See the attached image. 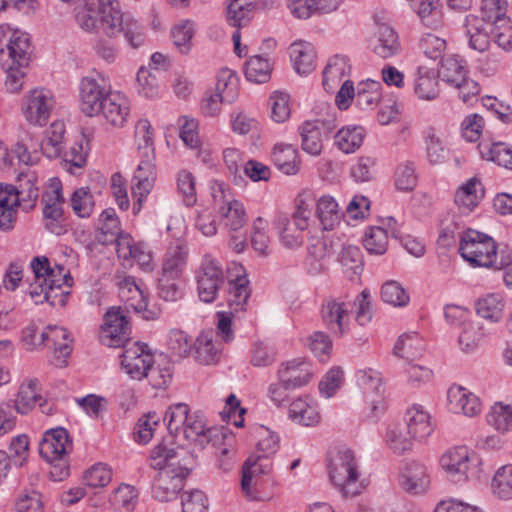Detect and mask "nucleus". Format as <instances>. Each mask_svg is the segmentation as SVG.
Masks as SVG:
<instances>
[{"label": "nucleus", "mask_w": 512, "mask_h": 512, "mask_svg": "<svg viewBox=\"0 0 512 512\" xmlns=\"http://www.w3.org/2000/svg\"><path fill=\"white\" fill-rule=\"evenodd\" d=\"M120 295L127 301H132L130 306L136 311L144 310L147 306V300L144 290L132 276L125 277L119 284Z\"/></svg>", "instance_id": "nucleus-59"}, {"label": "nucleus", "mask_w": 512, "mask_h": 512, "mask_svg": "<svg viewBox=\"0 0 512 512\" xmlns=\"http://www.w3.org/2000/svg\"><path fill=\"white\" fill-rule=\"evenodd\" d=\"M400 486L410 494H421L430 486V474L427 467L416 461L409 462L400 470Z\"/></svg>", "instance_id": "nucleus-22"}, {"label": "nucleus", "mask_w": 512, "mask_h": 512, "mask_svg": "<svg viewBox=\"0 0 512 512\" xmlns=\"http://www.w3.org/2000/svg\"><path fill=\"white\" fill-rule=\"evenodd\" d=\"M324 122L306 121L299 127L301 147L311 156H319L323 150Z\"/></svg>", "instance_id": "nucleus-35"}, {"label": "nucleus", "mask_w": 512, "mask_h": 512, "mask_svg": "<svg viewBox=\"0 0 512 512\" xmlns=\"http://www.w3.org/2000/svg\"><path fill=\"white\" fill-rule=\"evenodd\" d=\"M116 250L119 258L137 263L146 272L153 270V257L148 246L143 242H135L129 234L120 236Z\"/></svg>", "instance_id": "nucleus-19"}, {"label": "nucleus", "mask_w": 512, "mask_h": 512, "mask_svg": "<svg viewBox=\"0 0 512 512\" xmlns=\"http://www.w3.org/2000/svg\"><path fill=\"white\" fill-rule=\"evenodd\" d=\"M436 73L427 67H418L414 79V93L421 100L431 101L439 95Z\"/></svg>", "instance_id": "nucleus-40"}, {"label": "nucleus", "mask_w": 512, "mask_h": 512, "mask_svg": "<svg viewBox=\"0 0 512 512\" xmlns=\"http://www.w3.org/2000/svg\"><path fill=\"white\" fill-rule=\"evenodd\" d=\"M73 444L66 429L53 428L44 433L39 445V453L48 463L68 459Z\"/></svg>", "instance_id": "nucleus-15"}, {"label": "nucleus", "mask_w": 512, "mask_h": 512, "mask_svg": "<svg viewBox=\"0 0 512 512\" xmlns=\"http://www.w3.org/2000/svg\"><path fill=\"white\" fill-rule=\"evenodd\" d=\"M45 340V345L51 344L56 358V365H65L66 358L72 352V339L70 338L69 331L64 327L47 326L45 329Z\"/></svg>", "instance_id": "nucleus-32"}, {"label": "nucleus", "mask_w": 512, "mask_h": 512, "mask_svg": "<svg viewBox=\"0 0 512 512\" xmlns=\"http://www.w3.org/2000/svg\"><path fill=\"white\" fill-rule=\"evenodd\" d=\"M112 94L105 77L99 72H92L83 77L79 84V107L88 117L100 116L103 102Z\"/></svg>", "instance_id": "nucleus-8"}, {"label": "nucleus", "mask_w": 512, "mask_h": 512, "mask_svg": "<svg viewBox=\"0 0 512 512\" xmlns=\"http://www.w3.org/2000/svg\"><path fill=\"white\" fill-rule=\"evenodd\" d=\"M290 58L295 71L299 75H307L316 67V52L314 46L303 40L290 45Z\"/></svg>", "instance_id": "nucleus-36"}, {"label": "nucleus", "mask_w": 512, "mask_h": 512, "mask_svg": "<svg viewBox=\"0 0 512 512\" xmlns=\"http://www.w3.org/2000/svg\"><path fill=\"white\" fill-rule=\"evenodd\" d=\"M440 465L452 481H466L469 467V453L467 448L461 446L448 450L442 455Z\"/></svg>", "instance_id": "nucleus-26"}, {"label": "nucleus", "mask_w": 512, "mask_h": 512, "mask_svg": "<svg viewBox=\"0 0 512 512\" xmlns=\"http://www.w3.org/2000/svg\"><path fill=\"white\" fill-rule=\"evenodd\" d=\"M351 69L352 66L347 56L336 54L330 57L322 72L323 88L329 93H334L344 80H350Z\"/></svg>", "instance_id": "nucleus-23"}, {"label": "nucleus", "mask_w": 512, "mask_h": 512, "mask_svg": "<svg viewBox=\"0 0 512 512\" xmlns=\"http://www.w3.org/2000/svg\"><path fill=\"white\" fill-rule=\"evenodd\" d=\"M365 130L361 126H346L341 128L334 136L335 146L342 152L354 153L363 144Z\"/></svg>", "instance_id": "nucleus-46"}, {"label": "nucleus", "mask_w": 512, "mask_h": 512, "mask_svg": "<svg viewBox=\"0 0 512 512\" xmlns=\"http://www.w3.org/2000/svg\"><path fill=\"white\" fill-rule=\"evenodd\" d=\"M486 420L498 433L506 434L512 431V407L501 402L495 403L486 415Z\"/></svg>", "instance_id": "nucleus-51"}, {"label": "nucleus", "mask_w": 512, "mask_h": 512, "mask_svg": "<svg viewBox=\"0 0 512 512\" xmlns=\"http://www.w3.org/2000/svg\"><path fill=\"white\" fill-rule=\"evenodd\" d=\"M418 181L416 173V165L412 161H404L400 163L394 173V183L400 191H412Z\"/></svg>", "instance_id": "nucleus-63"}, {"label": "nucleus", "mask_w": 512, "mask_h": 512, "mask_svg": "<svg viewBox=\"0 0 512 512\" xmlns=\"http://www.w3.org/2000/svg\"><path fill=\"white\" fill-rule=\"evenodd\" d=\"M272 161L286 175H295L300 170L298 150L291 144H276L272 152Z\"/></svg>", "instance_id": "nucleus-39"}, {"label": "nucleus", "mask_w": 512, "mask_h": 512, "mask_svg": "<svg viewBox=\"0 0 512 512\" xmlns=\"http://www.w3.org/2000/svg\"><path fill=\"white\" fill-rule=\"evenodd\" d=\"M479 182L472 178L463 184L455 194V203L462 213H470L478 205L476 187Z\"/></svg>", "instance_id": "nucleus-62"}, {"label": "nucleus", "mask_w": 512, "mask_h": 512, "mask_svg": "<svg viewBox=\"0 0 512 512\" xmlns=\"http://www.w3.org/2000/svg\"><path fill=\"white\" fill-rule=\"evenodd\" d=\"M141 158L133 177L132 193L139 207L152 190L156 180L155 153L139 154ZM140 208H138L139 210Z\"/></svg>", "instance_id": "nucleus-17"}, {"label": "nucleus", "mask_w": 512, "mask_h": 512, "mask_svg": "<svg viewBox=\"0 0 512 512\" xmlns=\"http://www.w3.org/2000/svg\"><path fill=\"white\" fill-rule=\"evenodd\" d=\"M404 419L407 434L416 441L425 440L434 430L430 414L421 405L414 404L409 407Z\"/></svg>", "instance_id": "nucleus-25"}, {"label": "nucleus", "mask_w": 512, "mask_h": 512, "mask_svg": "<svg viewBox=\"0 0 512 512\" xmlns=\"http://www.w3.org/2000/svg\"><path fill=\"white\" fill-rule=\"evenodd\" d=\"M352 303L343 298L324 301L321 318L326 328L335 336L342 337L348 332L351 322Z\"/></svg>", "instance_id": "nucleus-12"}, {"label": "nucleus", "mask_w": 512, "mask_h": 512, "mask_svg": "<svg viewBox=\"0 0 512 512\" xmlns=\"http://www.w3.org/2000/svg\"><path fill=\"white\" fill-rule=\"evenodd\" d=\"M101 226L96 238L99 243L108 245L115 243L118 245L120 236L126 235L121 232L120 222L114 209H106L100 215Z\"/></svg>", "instance_id": "nucleus-44"}, {"label": "nucleus", "mask_w": 512, "mask_h": 512, "mask_svg": "<svg viewBox=\"0 0 512 512\" xmlns=\"http://www.w3.org/2000/svg\"><path fill=\"white\" fill-rule=\"evenodd\" d=\"M55 105L51 91L37 88L30 91L23 100V114L32 125L44 126Z\"/></svg>", "instance_id": "nucleus-13"}, {"label": "nucleus", "mask_w": 512, "mask_h": 512, "mask_svg": "<svg viewBox=\"0 0 512 512\" xmlns=\"http://www.w3.org/2000/svg\"><path fill=\"white\" fill-rule=\"evenodd\" d=\"M172 375L173 369L170 360L166 355L159 354L148 366L144 377L148 379L153 388L161 389L171 382Z\"/></svg>", "instance_id": "nucleus-42"}, {"label": "nucleus", "mask_w": 512, "mask_h": 512, "mask_svg": "<svg viewBox=\"0 0 512 512\" xmlns=\"http://www.w3.org/2000/svg\"><path fill=\"white\" fill-rule=\"evenodd\" d=\"M459 252L472 267L493 268L498 261L497 245L494 239L473 229L462 233Z\"/></svg>", "instance_id": "nucleus-6"}, {"label": "nucleus", "mask_w": 512, "mask_h": 512, "mask_svg": "<svg viewBox=\"0 0 512 512\" xmlns=\"http://www.w3.org/2000/svg\"><path fill=\"white\" fill-rule=\"evenodd\" d=\"M339 262L343 272L351 280L360 275L363 270L362 253L357 246H344L339 255Z\"/></svg>", "instance_id": "nucleus-57"}, {"label": "nucleus", "mask_w": 512, "mask_h": 512, "mask_svg": "<svg viewBox=\"0 0 512 512\" xmlns=\"http://www.w3.org/2000/svg\"><path fill=\"white\" fill-rule=\"evenodd\" d=\"M189 250L184 244H175L167 248L161 264L162 275L181 278L188 262Z\"/></svg>", "instance_id": "nucleus-34"}, {"label": "nucleus", "mask_w": 512, "mask_h": 512, "mask_svg": "<svg viewBox=\"0 0 512 512\" xmlns=\"http://www.w3.org/2000/svg\"><path fill=\"white\" fill-rule=\"evenodd\" d=\"M129 331V322L120 308L106 312L100 331L101 342L108 347L120 346Z\"/></svg>", "instance_id": "nucleus-16"}, {"label": "nucleus", "mask_w": 512, "mask_h": 512, "mask_svg": "<svg viewBox=\"0 0 512 512\" xmlns=\"http://www.w3.org/2000/svg\"><path fill=\"white\" fill-rule=\"evenodd\" d=\"M363 246L369 254H385L388 248L387 230L379 226L368 228L363 237Z\"/></svg>", "instance_id": "nucleus-60"}, {"label": "nucleus", "mask_w": 512, "mask_h": 512, "mask_svg": "<svg viewBox=\"0 0 512 512\" xmlns=\"http://www.w3.org/2000/svg\"><path fill=\"white\" fill-rule=\"evenodd\" d=\"M505 299L500 293H489L476 302L477 314L491 322H499L504 316Z\"/></svg>", "instance_id": "nucleus-43"}, {"label": "nucleus", "mask_w": 512, "mask_h": 512, "mask_svg": "<svg viewBox=\"0 0 512 512\" xmlns=\"http://www.w3.org/2000/svg\"><path fill=\"white\" fill-rule=\"evenodd\" d=\"M166 345L171 357L182 360L191 353L194 340L185 331L174 328L168 333Z\"/></svg>", "instance_id": "nucleus-50"}, {"label": "nucleus", "mask_w": 512, "mask_h": 512, "mask_svg": "<svg viewBox=\"0 0 512 512\" xmlns=\"http://www.w3.org/2000/svg\"><path fill=\"white\" fill-rule=\"evenodd\" d=\"M77 22L87 32L98 28L110 37L124 34L127 42L137 48L144 43L145 36L141 25L134 19H123L118 0H85L84 7L76 16Z\"/></svg>", "instance_id": "nucleus-2"}, {"label": "nucleus", "mask_w": 512, "mask_h": 512, "mask_svg": "<svg viewBox=\"0 0 512 512\" xmlns=\"http://www.w3.org/2000/svg\"><path fill=\"white\" fill-rule=\"evenodd\" d=\"M424 344L416 333L403 334L394 346V354L403 359L413 360L422 354Z\"/></svg>", "instance_id": "nucleus-58"}, {"label": "nucleus", "mask_w": 512, "mask_h": 512, "mask_svg": "<svg viewBox=\"0 0 512 512\" xmlns=\"http://www.w3.org/2000/svg\"><path fill=\"white\" fill-rule=\"evenodd\" d=\"M66 133L65 124L62 121L53 122L44 133L40 148L47 158L54 159L63 151L64 136Z\"/></svg>", "instance_id": "nucleus-41"}, {"label": "nucleus", "mask_w": 512, "mask_h": 512, "mask_svg": "<svg viewBox=\"0 0 512 512\" xmlns=\"http://www.w3.org/2000/svg\"><path fill=\"white\" fill-rule=\"evenodd\" d=\"M221 435L223 438L218 439L213 437L210 443H212L215 448L218 467L223 471H229L233 467L236 455L235 438L232 434L223 430H221Z\"/></svg>", "instance_id": "nucleus-45"}, {"label": "nucleus", "mask_w": 512, "mask_h": 512, "mask_svg": "<svg viewBox=\"0 0 512 512\" xmlns=\"http://www.w3.org/2000/svg\"><path fill=\"white\" fill-rule=\"evenodd\" d=\"M450 410L467 417H475L481 413L482 403L480 398L469 389L452 385L447 392Z\"/></svg>", "instance_id": "nucleus-21"}, {"label": "nucleus", "mask_w": 512, "mask_h": 512, "mask_svg": "<svg viewBox=\"0 0 512 512\" xmlns=\"http://www.w3.org/2000/svg\"><path fill=\"white\" fill-rule=\"evenodd\" d=\"M328 472L330 480L344 497H355L366 488L359 462L350 449H341L330 459Z\"/></svg>", "instance_id": "nucleus-4"}, {"label": "nucleus", "mask_w": 512, "mask_h": 512, "mask_svg": "<svg viewBox=\"0 0 512 512\" xmlns=\"http://www.w3.org/2000/svg\"><path fill=\"white\" fill-rule=\"evenodd\" d=\"M183 433L189 442L201 448L209 444L213 437L223 438L220 429L207 427L204 418L198 414L190 415Z\"/></svg>", "instance_id": "nucleus-29"}, {"label": "nucleus", "mask_w": 512, "mask_h": 512, "mask_svg": "<svg viewBox=\"0 0 512 512\" xmlns=\"http://www.w3.org/2000/svg\"><path fill=\"white\" fill-rule=\"evenodd\" d=\"M34 280L27 294L35 304L48 302L53 306L64 305L73 279L69 271L61 265L52 266L45 256L34 257L30 262Z\"/></svg>", "instance_id": "nucleus-3"}, {"label": "nucleus", "mask_w": 512, "mask_h": 512, "mask_svg": "<svg viewBox=\"0 0 512 512\" xmlns=\"http://www.w3.org/2000/svg\"><path fill=\"white\" fill-rule=\"evenodd\" d=\"M154 357L147 349V345L135 342L125 348L121 365L132 379L141 380Z\"/></svg>", "instance_id": "nucleus-18"}, {"label": "nucleus", "mask_w": 512, "mask_h": 512, "mask_svg": "<svg viewBox=\"0 0 512 512\" xmlns=\"http://www.w3.org/2000/svg\"><path fill=\"white\" fill-rule=\"evenodd\" d=\"M31 56L29 35L20 30H13L7 24L0 25V62H10L19 67H26Z\"/></svg>", "instance_id": "nucleus-9"}, {"label": "nucleus", "mask_w": 512, "mask_h": 512, "mask_svg": "<svg viewBox=\"0 0 512 512\" xmlns=\"http://www.w3.org/2000/svg\"><path fill=\"white\" fill-rule=\"evenodd\" d=\"M439 75L450 86L464 81L467 77L465 61L457 55H448L442 59Z\"/></svg>", "instance_id": "nucleus-48"}, {"label": "nucleus", "mask_w": 512, "mask_h": 512, "mask_svg": "<svg viewBox=\"0 0 512 512\" xmlns=\"http://www.w3.org/2000/svg\"><path fill=\"white\" fill-rule=\"evenodd\" d=\"M381 83L374 80L362 81L357 85L355 95L356 104L361 109H370L375 107L381 98Z\"/></svg>", "instance_id": "nucleus-56"}, {"label": "nucleus", "mask_w": 512, "mask_h": 512, "mask_svg": "<svg viewBox=\"0 0 512 512\" xmlns=\"http://www.w3.org/2000/svg\"><path fill=\"white\" fill-rule=\"evenodd\" d=\"M289 417L303 426H314L320 421L317 403L309 396L299 397L289 407Z\"/></svg>", "instance_id": "nucleus-38"}, {"label": "nucleus", "mask_w": 512, "mask_h": 512, "mask_svg": "<svg viewBox=\"0 0 512 512\" xmlns=\"http://www.w3.org/2000/svg\"><path fill=\"white\" fill-rule=\"evenodd\" d=\"M195 358L204 365H212L220 359V349L216 347L212 336L208 332L201 333L194 341Z\"/></svg>", "instance_id": "nucleus-54"}, {"label": "nucleus", "mask_w": 512, "mask_h": 512, "mask_svg": "<svg viewBox=\"0 0 512 512\" xmlns=\"http://www.w3.org/2000/svg\"><path fill=\"white\" fill-rule=\"evenodd\" d=\"M273 64L271 59L263 55L251 56L245 64L246 79L254 83H266L271 77Z\"/></svg>", "instance_id": "nucleus-47"}, {"label": "nucleus", "mask_w": 512, "mask_h": 512, "mask_svg": "<svg viewBox=\"0 0 512 512\" xmlns=\"http://www.w3.org/2000/svg\"><path fill=\"white\" fill-rule=\"evenodd\" d=\"M356 379L365 401L369 405V417L372 420L378 419L386 410L380 373L371 368L361 369L356 373Z\"/></svg>", "instance_id": "nucleus-11"}, {"label": "nucleus", "mask_w": 512, "mask_h": 512, "mask_svg": "<svg viewBox=\"0 0 512 512\" xmlns=\"http://www.w3.org/2000/svg\"><path fill=\"white\" fill-rule=\"evenodd\" d=\"M103 103L100 115L111 126L116 128L123 127L130 115L129 99L121 93L112 92L106 102Z\"/></svg>", "instance_id": "nucleus-27"}, {"label": "nucleus", "mask_w": 512, "mask_h": 512, "mask_svg": "<svg viewBox=\"0 0 512 512\" xmlns=\"http://www.w3.org/2000/svg\"><path fill=\"white\" fill-rule=\"evenodd\" d=\"M248 284L246 276H237L236 279L229 281L228 303L235 312L243 310L247 303L250 296Z\"/></svg>", "instance_id": "nucleus-61"}, {"label": "nucleus", "mask_w": 512, "mask_h": 512, "mask_svg": "<svg viewBox=\"0 0 512 512\" xmlns=\"http://www.w3.org/2000/svg\"><path fill=\"white\" fill-rule=\"evenodd\" d=\"M194 33L195 25L190 20H183L173 27L171 37L175 47L181 53L187 54L190 51Z\"/></svg>", "instance_id": "nucleus-64"}, {"label": "nucleus", "mask_w": 512, "mask_h": 512, "mask_svg": "<svg viewBox=\"0 0 512 512\" xmlns=\"http://www.w3.org/2000/svg\"><path fill=\"white\" fill-rule=\"evenodd\" d=\"M262 473V466L252 458L247 459L242 467L241 489L249 500H264L259 490Z\"/></svg>", "instance_id": "nucleus-37"}, {"label": "nucleus", "mask_w": 512, "mask_h": 512, "mask_svg": "<svg viewBox=\"0 0 512 512\" xmlns=\"http://www.w3.org/2000/svg\"><path fill=\"white\" fill-rule=\"evenodd\" d=\"M198 295L205 303L213 302L224 283V273L220 262L210 254L203 256L196 271Z\"/></svg>", "instance_id": "nucleus-10"}, {"label": "nucleus", "mask_w": 512, "mask_h": 512, "mask_svg": "<svg viewBox=\"0 0 512 512\" xmlns=\"http://www.w3.org/2000/svg\"><path fill=\"white\" fill-rule=\"evenodd\" d=\"M491 491L501 500H512V464L499 467L491 480Z\"/></svg>", "instance_id": "nucleus-55"}, {"label": "nucleus", "mask_w": 512, "mask_h": 512, "mask_svg": "<svg viewBox=\"0 0 512 512\" xmlns=\"http://www.w3.org/2000/svg\"><path fill=\"white\" fill-rule=\"evenodd\" d=\"M478 147L482 158L512 170V147L510 145L503 142H482Z\"/></svg>", "instance_id": "nucleus-49"}, {"label": "nucleus", "mask_w": 512, "mask_h": 512, "mask_svg": "<svg viewBox=\"0 0 512 512\" xmlns=\"http://www.w3.org/2000/svg\"><path fill=\"white\" fill-rule=\"evenodd\" d=\"M38 176L30 168L21 171L17 177L14 190L21 202V208L25 211L33 209L39 197Z\"/></svg>", "instance_id": "nucleus-28"}, {"label": "nucleus", "mask_w": 512, "mask_h": 512, "mask_svg": "<svg viewBox=\"0 0 512 512\" xmlns=\"http://www.w3.org/2000/svg\"><path fill=\"white\" fill-rule=\"evenodd\" d=\"M42 396L39 381L36 378L25 379L19 386L14 398V409L21 415L29 414L37 404L41 405Z\"/></svg>", "instance_id": "nucleus-31"}, {"label": "nucleus", "mask_w": 512, "mask_h": 512, "mask_svg": "<svg viewBox=\"0 0 512 512\" xmlns=\"http://www.w3.org/2000/svg\"><path fill=\"white\" fill-rule=\"evenodd\" d=\"M21 207L14 185L0 184V229L13 228L17 217V208Z\"/></svg>", "instance_id": "nucleus-33"}, {"label": "nucleus", "mask_w": 512, "mask_h": 512, "mask_svg": "<svg viewBox=\"0 0 512 512\" xmlns=\"http://www.w3.org/2000/svg\"><path fill=\"white\" fill-rule=\"evenodd\" d=\"M316 213L324 230H332L342 216L338 203L331 196L319 198Z\"/></svg>", "instance_id": "nucleus-53"}, {"label": "nucleus", "mask_w": 512, "mask_h": 512, "mask_svg": "<svg viewBox=\"0 0 512 512\" xmlns=\"http://www.w3.org/2000/svg\"><path fill=\"white\" fill-rule=\"evenodd\" d=\"M295 202L296 209L291 215L278 212L273 219V228L281 244L290 249L302 245L303 232L309 226L311 215V209L302 196H298Z\"/></svg>", "instance_id": "nucleus-5"}, {"label": "nucleus", "mask_w": 512, "mask_h": 512, "mask_svg": "<svg viewBox=\"0 0 512 512\" xmlns=\"http://www.w3.org/2000/svg\"><path fill=\"white\" fill-rule=\"evenodd\" d=\"M491 21L476 14H468L464 18V33L469 41V47L473 50L484 52L490 46Z\"/></svg>", "instance_id": "nucleus-20"}, {"label": "nucleus", "mask_w": 512, "mask_h": 512, "mask_svg": "<svg viewBox=\"0 0 512 512\" xmlns=\"http://www.w3.org/2000/svg\"><path fill=\"white\" fill-rule=\"evenodd\" d=\"M278 380L293 389L300 388L310 382L313 372L310 363L293 359L282 363L278 369Z\"/></svg>", "instance_id": "nucleus-24"}, {"label": "nucleus", "mask_w": 512, "mask_h": 512, "mask_svg": "<svg viewBox=\"0 0 512 512\" xmlns=\"http://www.w3.org/2000/svg\"><path fill=\"white\" fill-rule=\"evenodd\" d=\"M373 52L386 59L396 55L400 50V43L396 32L386 24L377 26L374 36L370 40Z\"/></svg>", "instance_id": "nucleus-30"}, {"label": "nucleus", "mask_w": 512, "mask_h": 512, "mask_svg": "<svg viewBox=\"0 0 512 512\" xmlns=\"http://www.w3.org/2000/svg\"><path fill=\"white\" fill-rule=\"evenodd\" d=\"M43 216L46 228L54 234L60 235L63 232L61 220L63 217L62 184L57 178L50 179L49 186L42 196Z\"/></svg>", "instance_id": "nucleus-14"}, {"label": "nucleus", "mask_w": 512, "mask_h": 512, "mask_svg": "<svg viewBox=\"0 0 512 512\" xmlns=\"http://www.w3.org/2000/svg\"><path fill=\"white\" fill-rule=\"evenodd\" d=\"M216 92L225 103H233L239 95V79L236 73L228 68L219 71L216 84Z\"/></svg>", "instance_id": "nucleus-52"}, {"label": "nucleus", "mask_w": 512, "mask_h": 512, "mask_svg": "<svg viewBox=\"0 0 512 512\" xmlns=\"http://www.w3.org/2000/svg\"><path fill=\"white\" fill-rule=\"evenodd\" d=\"M212 197L225 229L236 232L245 226V207L234 197L228 185L215 182L212 186Z\"/></svg>", "instance_id": "nucleus-7"}, {"label": "nucleus", "mask_w": 512, "mask_h": 512, "mask_svg": "<svg viewBox=\"0 0 512 512\" xmlns=\"http://www.w3.org/2000/svg\"><path fill=\"white\" fill-rule=\"evenodd\" d=\"M150 466L157 469L152 484V496L160 502H169L184 487L194 463V456L182 447H170L164 441L151 452Z\"/></svg>", "instance_id": "nucleus-1"}]
</instances>
